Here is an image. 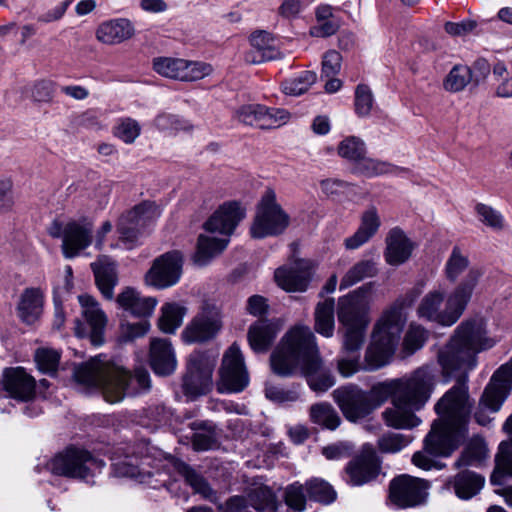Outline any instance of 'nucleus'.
<instances>
[{
    "mask_svg": "<svg viewBox=\"0 0 512 512\" xmlns=\"http://www.w3.org/2000/svg\"><path fill=\"white\" fill-rule=\"evenodd\" d=\"M91 268L94 272L96 284L102 295L106 299L112 300L114 287L118 283L116 264L108 257L103 256L93 262Z\"/></svg>",
    "mask_w": 512,
    "mask_h": 512,
    "instance_id": "nucleus-35",
    "label": "nucleus"
},
{
    "mask_svg": "<svg viewBox=\"0 0 512 512\" xmlns=\"http://www.w3.org/2000/svg\"><path fill=\"white\" fill-rule=\"evenodd\" d=\"M155 126L162 131H187L191 128V125L185 119H182L176 115L161 113L154 120Z\"/></svg>",
    "mask_w": 512,
    "mask_h": 512,
    "instance_id": "nucleus-60",
    "label": "nucleus"
},
{
    "mask_svg": "<svg viewBox=\"0 0 512 512\" xmlns=\"http://www.w3.org/2000/svg\"><path fill=\"white\" fill-rule=\"evenodd\" d=\"M496 341L487 336L486 323L481 318L463 321L454 331L447 345L438 353V362L443 374L450 376L456 372L466 374L475 368L476 356L481 351L492 348Z\"/></svg>",
    "mask_w": 512,
    "mask_h": 512,
    "instance_id": "nucleus-6",
    "label": "nucleus"
},
{
    "mask_svg": "<svg viewBox=\"0 0 512 512\" xmlns=\"http://www.w3.org/2000/svg\"><path fill=\"white\" fill-rule=\"evenodd\" d=\"M412 442V437L402 433L388 432L378 439V447L384 453H397Z\"/></svg>",
    "mask_w": 512,
    "mask_h": 512,
    "instance_id": "nucleus-54",
    "label": "nucleus"
},
{
    "mask_svg": "<svg viewBox=\"0 0 512 512\" xmlns=\"http://www.w3.org/2000/svg\"><path fill=\"white\" fill-rule=\"evenodd\" d=\"M356 166V170L367 177L380 176L384 174H395L402 175L407 173V170L404 168L396 167L390 163L379 161L372 158L362 157L361 160H358Z\"/></svg>",
    "mask_w": 512,
    "mask_h": 512,
    "instance_id": "nucleus-43",
    "label": "nucleus"
},
{
    "mask_svg": "<svg viewBox=\"0 0 512 512\" xmlns=\"http://www.w3.org/2000/svg\"><path fill=\"white\" fill-rule=\"evenodd\" d=\"M135 33L132 22L116 18L102 22L96 30V38L103 44L114 45L130 39Z\"/></svg>",
    "mask_w": 512,
    "mask_h": 512,
    "instance_id": "nucleus-32",
    "label": "nucleus"
},
{
    "mask_svg": "<svg viewBox=\"0 0 512 512\" xmlns=\"http://www.w3.org/2000/svg\"><path fill=\"white\" fill-rule=\"evenodd\" d=\"M486 446L482 439H473L455 462L457 468L477 466L486 457Z\"/></svg>",
    "mask_w": 512,
    "mask_h": 512,
    "instance_id": "nucleus-48",
    "label": "nucleus"
},
{
    "mask_svg": "<svg viewBox=\"0 0 512 512\" xmlns=\"http://www.w3.org/2000/svg\"><path fill=\"white\" fill-rule=\"evenodd\" d=\"M34 358L40 371L53 375L59 365L60 353L51 348H38Z\"/></svg>",
    "mask_w": 512,
    "mask_h": 512,
    "instance_id": "nucleus-55",
    "label": "nucleus"
},
{
    "mask_svg": "<svg viewBox=\"0 0 512 512\" xmlns=\"http://www.w3.org/2000/svg\"><path fill=\"white\" fill-rule=\"evenodd\" d=\"M420 292L421 288L412 289L382 313L374 325L363 363L360 362L359 353L341 352L336 360V368L342 377L349 378L361 370L375 371L390 362L406 323L404 309L414 303Z\"/></svg>",
    "mask_w": 512,
    "mask_h": 512,
    "instance_id": "nucleus-2",
    "label": "nucleus"
},
{
    "mask_svg": "<svg viewBox=\"0 0 512 512\" xmlns=\"http://www.w3.org/2000/svg\"><path fill=\"white\" fill-rule=\"evenodd\" d=\"M286 216L276 203L273 191H267L262 197L255 220L251 227L254 238H264L282 232L285 228Z\"/></svg>",
    "mask_w": 512,
    "mask_h": 512,
    "instance_id": "nucleus-18",
    "label": "nucleus"
},
{
    "mask_svg": "<svg viewBox=\"0 0 512 512\" xmlns=\"http://www.w3.org/2000/svg\"><path fill=\"white\" fill-rule=\"evenodd\" d=\"M194 425H196V423ZM197 427L201 428L203 431L196 432L194 434L192 440L193 448L197 451H206L215 447L217 444V438L212 424L202 422L197 424Z\"/></svg>",
    "mask_w": 512,
    "mask_h": 512,
    "instance_id": "nucleus-58",
    "label": "nucleus"
},
{
    "mask_svg": "<svg viewBox=\"0 0 512 512\" xmlns=\"http://www.w3.org/2000/svg\"><path fill=\"white\" fill-rule=\"evenodd\" d=\"M338 321L343 327H368L370 323L369 303L366 294L360 290L353 291L339 298L337 309Z\"/></svg>",
    "mask_w": 512,
    "mask_h": 512,
    "instance_id": "nucleus-23",
    "label": "nucleus"
},
{
    "mask_svg": "<svg viewBox=\"0 0 512 512\" xmlns=\"http://www.w3.org/2000/svg\"><path fill=\"white\" fill-rule=\"evenodd\" d=\"M335 301L329 298L319 303L315 310V330L322 336L330 338L334 334Z\"/></svg>",
    "mask_w": 512,
    "mask_h": 512,
    "instance_id": "nucleus-41",
    "label": "nucleus"
},
{
    "mask_svg": "<svg viewBox=\"0 0 512 512\" xmlns=\"http://www.w3.org/2000/svg\"><path fill=\"white\" fill-rule=\"evenodd\" d=\"M235 117L245 125L272 129L286 123L287 113L279 108H268L261 104H247L236 110Z\"/></svg>",
    "mask_w": 512,
    "mask_h": 512,
    "instance_id": "nucleus-24",
    "label": "nucleus"
},
{
    "mask_svg": "<svg viewBox=\"0 0 512 512\" xmlns=\"http://www.w3.org/2000/svg\"><path fill=\"white\" fill-rule=\"evenodd\" d=\"M316 78V74L309 70L295 73L290 80V95L298 96L305 93L315 83Z\"/></svg>",
    "mask_w": 512,
    "mask_h": 512,
    "instance_id": "nucleus-63",
    "label": "nucleus"
},
{
    "mask_svg": "<svg viewBox=\"0 0 512 512\" xmlns=\"http://www.w3.org/2000/svg\"><path fill=\"white\" fill-rule=\"evenodd\" d=\"M381 226V218L376 207L365 210L360 218V225L355 233L344 240L347 250H356L376 235Z\"/></svg>",
    "mask_w": 512,
    "mask_h": 512,
    "instance_id": "nucleus-30",
    "label": "nucleus"
},
{
    "mask_svg": "<svg viewBox=\"0 0 512 512\" xmlns=\"http://www.w3.org/2000/svg\"><path fill=\"white\" fill-rule=\"evenodd\" d=\"M377 272L376 263L372 260H361L354 264L342 277L340 290L347 289Z\"/></svg>",
    "mask_w": 512,
    "mask_h": 512,
    "instance_id": "nucleus-45",
    "label": "nucleus"
},
{
    "mask_svg": "<svg viewBox=\"0 0 512 512\" xmlns=\"http://www.w3.org/2000/svg\"><path fill=\"white\" fill-rule=\"evenodd\" d=\"M74 378L88 392H100L109 403L121 402L126 396H134L150 389L151 381L144 368L130 374L106 355H98L74 368Z\"/></svg>",
    "mask_w": 512,
    "mask_h": 512,
    "instance_id": "nucleus-4",
    "label": "nucleus"
},
{
    "mask_svg": "<svg viewBox=\"0 0 512 512\" xmlns=\"http://www.w3.org/2000/svg\"><path fill=\"white\" fill-rule=\"evenodd\" d=\"M485 478L470 470H463L451 478L447 483V489H452L461 500H469L477 495L483 488Z\"/></svg>",
    "mask_w": 512,
    "mask_h": 512,
    "instance_id": "nucleus-34",
    "label": "nucleus"
},
{
    "mask_svg": "<svg viewBox=\"0 0 512 512\" xmlns=\"http://www.w3.org/2000/svg\"><path fill=\"white\" fill-rule=\"evenodd\" d=\"M2 388L9 398L28 402L35 397L36 381L23 367H7L2 372Z\"/></svg>",
    "mask_w": 512,
    "mask_h": 512,
    "instance_id": "nucleus-25",
    "label": "nucleus"
},
{
    "mask_svg": "<svg viewBox=\"0 0 512 512\" xmlns=\"http://www.w3.org/2000/svg\"><path fill=\"white\" fill-rule=\"evenodd\" d=\"M149 360L157 375H170L177 366L174 349L167 339L156 338L151 341Z\"/></svg>",
    "mask_w": 512,
    "mask_h": 512,
    "instance_id": "nucleus-31",
    "label": "nucleus"
},
{
    "mask_svg": "<svg viewBox=\"0 0 512 512\" xmlns=\"http://www.w3.org/2000/svg\"><path fill=\"white\" fill-rule=\"evenodd\" d=\"M78 301L85 322L76 320L75 333L78 337H88L93 345L99 346L104 342L107 317L99 303L92 296L88 294L79 295Z\"/></svg>",
    "mask_w": 512,
    "mask_h": 512,
    "instance_id": "nucleus-17",
    "label": "nucleus"
},
{
    "mask_svg": "<svg viewBox=\"0 0 512 512\" xmlns=\"http://www.w3.org/2000/svg\"><path fill=\"white\" fill-rule=\"evenodd\" d=\"M44 294L39 288H27L17 306L19 318L26 324L35 323L43 312Z\"/></svg>",
    "mask_w": 512,
    "mask_h": 512,
    "instance_id": "nucleus-36",
    "label": "nucleus"
},
{
    "mask_svg": "<svg viewBox=\"0 0 512 512\" xmlns=\"http://www.w3.org/2000/svg\"><path fill=\"white\" fill-rule=\"evenodd\" d=\"M379 471L380 463L373 446L365 444L361 454L346 468L347 482L353 486L363 485L376 478Z\"/></svg>",
    "mask_w": 512,
    "mask_h": 512,
    "instance_id": "nucleus-27",
    "label": "nucleus"
},
{
    "mask_svg": "<svg viewBox=\"0 0 512 512\" xmlns=\"http://www.w3.org/2000/svg\"><path fill=\"white\" fill-rule=\"evenodd\" d=\"M482 275L481 269L472 267L449 293L440 286L428 291L417 305L418 318L443 327L454 325L465 312Z\"/></svg>",
    "mask_w": 512,
    "mask_h": 512,
    "instance_id": "nucleus-5",
    "label": "nucleus"
},
{
    "mask_svg": "<svg viewBox=\"0 0 512 512\" xmlns=\"http://www.w3.org/2000/svg\"><path fill=\"white\" fill-rule=\"evenodd\" d=\"M310 418L315 423L329 430H335L341 423L337 411L329 403H318L310 408Z\"/></svg>",
    "mask_w": 512,
    "mask_h": 512,
    "instance_id": "nucleus-47",
    "label": "nucleus"
},
{
    "mask_svg": "<svg viewBox=\"0 0 512 512\" xmlns=\"http://www.w3.org/2000/svg\"><path fill=\"white\" fill-rule=\"evenodd\" d=\"M161 312L159 328L165 333H174L181 326L186 309L176 303H166Z\"/></svg>",
    "mask_w": 512,
    "mask_h": 512,
    "instance_id": "nucleus-46",
    "label": "nucleus"
},
{
    "mask_svg": "<svg viewBox=\"0 0 512 512\" xmlns=\"http://www.w3.org/2000/svg\"><path fill=\"white\" fill-rule=\"evenodd\" d=\"M429 483L409 475H401L390 483L389 500L397 508L423 504L428 496Z\"/></svg>",
    "mask_w": 512,
    "mask_h": 512,
    "instance_id": "nucleus-19",
    "label": "nucleus"
},
{
    "mask_svg": "<svg viewBox=\"0 0 512 512\" xmlns=\"http://www.w3.org/2000/svg\"><path fill=\"white\" fill-rule=\"evenodd\" d=\"M249 384V375L239 346L232 344L225 352L220 369L218 390L221 393H238Z\"/></svg>",
    "mask_w": 512,
    "mask_h": 512,
    "instance_id": "nucleus-15",
    "label": "nucleus"
},
{
    "mask_svg": "<svg viewBox=\"0 0 512 512\" xmlns=\"http://www.w3.org/2000/svg\"><path fill=\"white\" fill-rule=\"evenodd\" d=\"M160 212L154 202L144 201L121 215L117 223L119 239L127 249L133 247L134 242L148 223L159 217Z\"/></svg>",
    "mask_w": 512,
    "mask_h": 512,
    "instance_id": "nucleus-14",
    "label": "nucleus"
},
{
    "mask_svg": "<svg viewBox=\"0 0 512 512\" xmlns=\"http://www.w3.org/2000/svg\"><path fill=\"white\" fill-rule=\"evenodd\" d=\"M250 44L252 48L244 56L248 64H260L283 57L276 39L266 31H256L251 34Z\"/></svg>",
    "mask_w": 512,
    "mask_h": 512,
    "instance_id": "nucleus-28",
    "label": "nucleus"
},
{
    "mask_svg": "<svg viewBox=\"0 0 512 512\" xmlns=\"http://www.w3.org/2000/svg\"><path fill=\"white\" fill-rule=\"evenodd\" d=\"M344 328L342 351L345 353H358L364 344L368 327L347 326Z\"/></svg>",
    "mask_w": 512,
    "mask_h": 512,
    "instance_id": "nucleus-53",
    "label": "nucleus"
},
{
    "mask_svg": "<svg viewBox=\"0 0 512 512\" xmlns=\"http://www.w3.org/2000/svg\"><path fill=\"white\" fill-rule=\"evenodd\" d=\"M471 79V69L465 65H457L451 69L444 80V88L450 92H458L463 90Z\"/></svg>",
    "mask_w": 512,
    "mask_h": 512,
    "instance_id": "nucleus-50",
    "label": "nucleus"
},
{
    "mask_svg": "<svg viewBox=\"0 0 512 512\" xmlns=\"http://www.w3.org/2000/svg\"><path fill=\"white\" fill-rule=\"evenodd\" d=\"M270 363L275 374L280 376L288 374V332L282 336L281 343L272 352Z\"/></svg>",
    "mask_w": 512,
    "mask_h": 512,
    "instance_id": "nucleus-56",
    "label": "nucleus"
},
{
    "mask_svg": "<svg viewBox=\"0 0 512 512\" xmlns=\"http://www.w3.org/2000/svg\"><path fill=\"white\" fill-rule=\"evenodd\" d=\"M314 264L308 259H290V293L305 292L314 275Z\"/></svg>",
    "mask_w": 512,
    "mask_h": 512,
    "instance_id": "nucleus-40",
    "label": "nucleus"
},
{
    "mask_svg": "<svg viewBox=\"0 0 512 512\" xmlns=\"http://www.w3.org/2000/svg\"><path fill=\"white\" fill-rule=\"evenodd\" d=\"M183 259L178 251L167 252L153 262L145 276L148 285L165 289L177 284L182 275Z\"/></svg>",
    "mask_w": 512,
    "mask_h": 512,
    "instance_id": "nucleus-20",
    "label": "nucleus"
},
{
    "mask_svg": "<svg viewBox=\"0 0 512 512\" xmlns=\"http://www.w3.org/2000/svg\"><path fill=\"white\" fill-rule=\"evenodd\" d=\"M167 460L173 466V468L185 479V482L193 488L195 493L200 494L203 498L211 502L216 501V493L200 474H198L186 463L174 458L173 456L167 457Z\"/></svg>",
    "mask_w": 512,
    "mask_h": 512,
    "instance_id": "nucleus-39",
    "label": "nucleus"
},
{
    "mask_svg": "<svg viewBox=\"0 0 512 512\" xmlns=\"http://www.w3.org/2000/svg\"><path fill=\"white\" fill-rule=\"evenodd\" d=\"M145 464V459L141 460V465ZM113 473L117 477H129L140 479L143 472L140 469V463L134 462L133 458L125 457L123 460H117L112 464Z\"/></svg>",
    "mask_w": 512,
    "mask_h": 512,
    "instance_id": "nucleus-59",
    "label": "nucleus"
},
{
    "mask_svg": "<svg viewBox=\"0 0 512 512\" xmlns=\"http://www.w3.org/2000/svg\"><path fill=\"white\" fill-rule=\"evenodd\" d=\"M475 213L478 220L493 231H502L506 227V221L502 213L490 205L477 203Z\"/></svg>",
    "mask_w": 512,
    "mask_h": 512,
    "instance_id": "nucleus-49",
    "label": "nucleus"
},
{
    "mask_svg": "<svg viewBox=\"0 0 512 512\" xmlns=\"http://www.w3.org/2000/svg\"><path fill=\"white\" fill-rule=\"evenodd\" d=\"M280 330L278 321L259 320L250 326L248 341L256 352L266 351Z\"/></svg>",
    "mask_w": 512,
    "mask_h": 512,
    "instance_id": "nucleus-38",
    "label": "nucleus"
},
{
    "mask_svg": "<svg viewBox=\"0 0 512 512\" xmlns=\"http://www.w3.org/2000/svg\"><path fill=\"white\" fill-rule=\"evenodd\" d=\"M153 69L163 77L188 82L203 79L213 72L212 66L208 63L172 57L155 58Z\"/></svg>",
    "mask_w": 512,
    "mask_h": 512,
    "instance_id": "nucleus-16",
    "label": "nucleus"
},
{
    "mask_svg": "<svg viewBox=\"0 0 512 512\" xmlns=\"http://www.w3.org/2000/svg\"><path fill=\"white\" fill-rule=\"evenodd\" d=\"M385 244L384 258L391 266H399L407 262L415 248V244L399 227H394L388 232Z\"/></svg>",
    "mask_w": 512,
    "mask_h": 512,
    "instance_id": "nucleus-29",
    "label": "nucleus"
},
{
    "mask_svg": "<svg viewBox=\"0 0 512 512\" xmlns=\"http://www.w3.org/2000/svg\"><path fill=\"white\" fill-rule=\"evenodd\" d=\"M56 82L50 79H39L28 88V96L37 103H49L56 92Z\"/></svg>",
    "mask_w": 512,
    "mask_h": 512,
    "instance_id": "nucleus-52",
    "label": "nucleus"
},
{
    "mask_svg": "<svg viewBox=\"0 0 512 512\" xmlns=\"http://www.w3.org/2000/svg\"><path fill=\"white\" fill-rule=\"evenodd\" d=\"M141 128L139 123L132 118L119 120L115 126L114 134L127 144H131L140 135Z\"/></svg>",
    "mask_w": 512,
    "mask_h": 512,
    "instance_id": "nucleus-61",
    "label": "nucleus"
},
{
    "mask_svg": "<svg viewBox=\"0 0 512 512\" xmlns=\"http://www.w3.org/2000/svg\"><path fill=\"white\" fill-rule=\"evenodd\" d=\"M428 331L417 323H411L404 338V349L412 354L423 347L428 339Z\"/></svg>",
    "mask_w": 512,
    "mask_h": 512,
    "instance_id": "nucleus-57",
    "label": "nucleus"
},
{
    "mask_svg": "<svg viewBox=\"0 0 512 512\" xmlns=\"http://www.w3.org/2000/svg\"><path fill=\"white\" fill-rule=\"evenodd\" d=\"M220 328L219 310L205 305L183 330L182 338L186 343L205 342L215 337Z\"/></svg>",
    "mask_w": 512,
    "mask_h": 512,
    "instance_id": "nucleus-22",
    "label": "nucleus"
},
{
    "mask_svg": "<svg viewBox=\"0 0 512 512\" xmlns=\"http://www.w3.org/2000/svg\"><path fill=\"white\" fill-rule=\"evenodd\" d=\"M339 9L329 4H320L315 9L316 24L311 27L310 35L325 38L334 35L341 26V19L335 14Z\"/></svg>",
    "mask_w": 512,
    "mask_h": 512,
    "instance_id": "nucleus-37",
    "label": "nucleus"
},
{
    "mask_svg": "<svg viewBox=\"0 0 512 512\" xmlns=\"http://www.w3.org/2000/svg\"><path fill=\"white\" fill-rule=\"evenodd\" d=\"M512 389V359L500 366L492 375L484 389L475 419L480 425H486L490 419L483 415V410L495 413L500 410Z\"/></svg>",
    "mask_w": 512,
    "mask_h": 512,
    "instance_id": "nucleus-12",
    "label": "nucleus"
},
{
    "mask_svg": "<svg viewBox=\"0 0 512 512\" xmlns=\"http://www.w3.org/2000/svg\"><path fill=\"white\" fill-rule=\"evenodd\" d=\"M105 467V462L94 457L89 451L75 447L67 448L55 456L49 468L56 475L66 476L93 484L94 478Z\"/></svg>",
    "mask_w": 512,
    "mask_h": 512,
    "instance_id": "nucleus-9",
    "label": "nucleus"
},
{
    "mask_svg": "<svg viewBox=\"0 0 512 512\" xmlns=\"http://www.w3.org/2000/svg\"><path fill=\"white\" fill-rule=\"evenodd\" d=\"M215 363V357L205 352L190 354L182 383L183 392L187 397L195 399L211 390Z\"/></svg>",
    "mask_w": 512,
    "mask_h": 512,
    "instance_id": "nucleus-13",
    "label": "nucleus"
},
{
    "mask_svg": "<svg viewBox=\"0 0 512 512\" xmlns=\"http://www.w3.org/2000/svg\"><path fill=\"white\" fill-rule=\"evenodd\" d=\"M93 231V221L86 217L70 219L67 222L55 220L48 228L51 237L62 239L65 258H74L88 248L93 242Z\"/></svg>",
    "mask_w": 512,
    "mask_h": 512,
    "instance_id": "nucleus-10",
    "label": "nucleus"
},
{
    "mask_svg": "<svg viewBox=\"0 0 512 512\" xmlns=\"http://www.w3.org/2000/svg\"><path fill=\"white\" fill-rule=\"evenodd\" d=\"M245 208L237 201L225 202L205 222L204 229L209 233H218L229 237L239 222L245 217ZM229 238H216L206 235L198 237L194 262L198 266L207 265L228 245Z\"/></svg>",
    "mask_w": 512,
    "mask_h": 512,
    "instance_id": "nucleus-8",
    "label": "nucleus"
},
{
    "mask_svg": "<svg viewBox=\"0 0 512 512\" xmlns=\"http://www.w3.org/2000/svg\"><path fill=\"white\" fill-rule=\"evenodd\" d=\"M220 508L223 512H251V508L259 512H277V503L271 489L259 487L254 489L248 498L233 496Z\"/></svg>",
    "mask_w": 512,
    "mask_h": 512,
    "instance_id": "nucleus-26",
    "label": "nucleus"
},
{
    "mask_svg": "<svg viewBox=\"0 0 512 512\" xmlns=\"http://www.w3.org/2000/svg\"><path fill=\"white\" fill-rule=\"evenodd\" d=\"M471 410L465 384L453 386L436 403L439 420L432 425L424 440V448L412 456V463L423 470L441 469L436 457H448L464 441Z\"/></svg>",
    "mask_w": 512,
    "mask_h": 512,
    "instance_id": "nucleus-1",
    "label": "nucleus"
},
{
    "mask_svg": "<svg viewBox=\"0 0 512 512\" xmlns=\"http://www.w3.org/2000/svg\"><path fill=\"white\" fill-rule=\"evenodd\" d=\"M334 402L350 422L366 418L381 406L380 397L374 393V386L365 391L355 384L338 387L332 392Z\"/></svg>",
    "mask_w": 512,
    "mask_h": 512,
    "instance_id": "nucleus-11",
    "label": "nucleus"
},
{
    "mask_svg": "<svg viewBox=\"0 0 512 512\" xmlns=\"http://www.w3.org/2000/svg\"><path fill=\"white\" fill-rule=\"evenodd\" d=\"M296 374L305 377L310 389L318 394L336 383L332 372L323 367L316 338L306 326L290 329V376Z\"/></svg>",
    "mask_w": 512,
    "mask_h": 512,
    "instance_id": "nucleus-7",
    "label": "nucleus"
},
{
    "mask_svg": "<svg viewBox=\"0 0 512 512\" xmlns=\"http://www.w3.org/2000/svg\"><path fill=\"white\" fill-rule=\"evenodd\" d=\"M120 308L136 317L146 318L152 315L157 300L153 297H142L138 291L126 287L116 299Z\"/></svg>",
    "mask_w": 512,
    "mask_h": 512,
    "instance_id": "nucleus-33",
    "label": "nucleus"
},
{
    "mask_svg": "<svg viewBox=\"0 0 512 512\" xmlns=\"http://www.w3.org/2000/svg\"><path fill=\"white\" fill-rule=\"evenodd\" d=\"M150 329V323L142 319L136 323L121 325V339L125 342L144 336Z\"/></svg>",
    "mask_w": 512,
    "mask_h": 512,
    "instance_id": "nucleus-64",
    "label": "nucleus"
},
{
    "mask_svg": "<svg viewBox=\"0 0 512 512\" xmlns=\"http://www.w3.org/2000/svg\"><path fill=\"white\" fill-rule=\"evenodd\" d=\"M510 443L501 442L496 455V469L491 476V483L494 485H504L505 478L512 477V451Z\"/></svg>",
    "mask_w": 512,
    "mask_h": 512,
    "instance_id": "nucleus-44",
    "label": "nucleus"
},
{
    "mask_svg": "<svg viewBox=\"0 0 512 512\" xmlns=\"http://www.w3.org/2000/svg\"><path fill=\"white\" fill-rule=\"evenodd\" d=\"M436 371L431 365H424L410 376L393 379L374 386L381 405L391 398L392 407L382 412L388 427L410 430L421 423L416 412L428 402L435 383Z\"/></svg>",
    "mask_w": 512,
    "mask_h": 512,
    "instance_id": "nucleus-3",
    "label": "nucleus"
},
{
    "mask_svg": "<svg viewBox=\"0 0 512 512\" xmlns=\"http://www.w3.org/2000/svg\"><path fill=\"white\" fill-rule=\"evenodd\" d=\"M469 265L468 254L459 246H454L445 262L444 276L449 282L454 283L469 268Z\"/></svg>",
    "mask_w": 512,
    "mask_h": 512,
    "instance_id": "nucleus-42",
    "label": "nucleus"
},
{
    "mask_svg": "<svg viewBox=\"0 0 512 512\" xmlns=\"http://www.w3.org/2000/svg\"><path fill=\"white\" fill-rule=\"evenodd\" d=\"M307 495L313 501L331 504L336 499V492L326 481L311 479L303 486L299 482L290 484V510L301 512L306 509Z\"/></svg>",
    "mask_w": 512,
    "mask_h": 512,
    "instance_id": "nucleus-21",
    "label": "nucleus"
},
{
    "mask_svg": "<svg viewBox=\"0 0 512 512\" xmlns=\"http://www.w3.org/2000/svg\"><path fill=\"white\" fill-rule=\"evenodd\" d=\"M374 103L371 89L364 84L357 86L355 91V111L361 117L368 116Z\"/></svg>",
    "mask_w": 512,
    "mask_h": 512,
    "instance_id": "nucleus-62",
    "label": "nucleus"
},
{
    "mask_svg": "<svg viewBox=\"0 0 512 512\" xmlns=\"http://www.w3.org/2000/svg\"><path fill=\"white\" fill-rule=\"evenodd\" d=\"M365 143L356 136L344 138L338 145V154L349 161L357 162L365 156Z\"/></svg>",
    "mask_w": 512,
    "mask_h": 512,
    "instance_id": "nucleus-51",
    "label": "nucleus"
}]
</instances>
